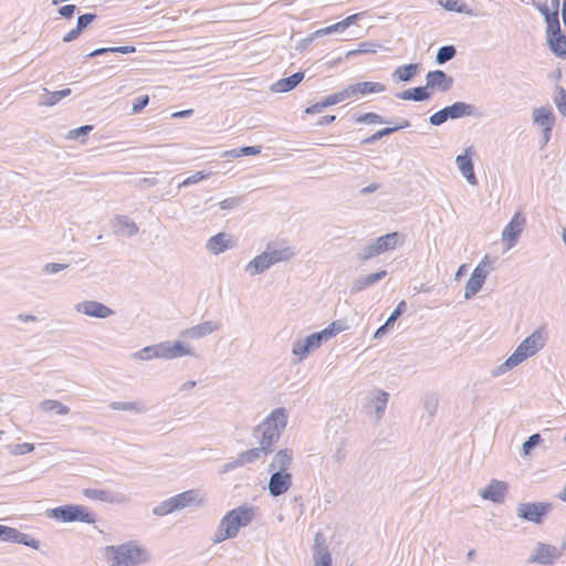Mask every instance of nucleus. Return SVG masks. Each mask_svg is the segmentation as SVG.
I'll return each mask as SVG.
<instances>
[{
  "label": "nucleus",
  "mask_w": 566,
  "mask_h": 566,
  "mask_svg": "<svg viewBox=\"0 0 566 566\" xmlns=\"http://www.w3.org/2000/svg\"><path fill=\"white\" fill-rule=\"evenodd\" d=\"M83 494L94 501L113 502V496L109 492L98 489H85Z\"/></svg>",
  "instance_id": "32"
},
{
  "label": "nucleus",
  "mask_w": 566,
  "mask_h": 566,
  "mask_svg": "<svg viewBox=\"0 0 566 566\" xmlns=\"http://www.w3.org/2000/svg\"><path fill=\"white\" fill-rule=\"evenodd\" d=\"M541 11L546 18L548 42L552 51L560 57H566V38L560 32L557 11L551 13L547 7L541 8Z\"/></svg>",
  "instance_id": "5"
},
{
  "label": "nucleus",
  "mask_w": 566,
  "mask_h": 566,
  "mask_svg": "<svg viewBox=\"0 0 566 566\" xmlns=\"http://www.w3.org/2000/svg\"><path fill=\"white\" fill-rule=\"evenodd\" d=\"M262 451H263L262 447L260 449L255 448V449L244 451L240 454L238 461L240 464L253 462L260 458Z\"/></svg>",
  "instance_id": "37"
},
{
  "label": "nucleus",
  "mask_w": 566,
  "mask_h": 566,
  "mask_svg": "<svg viewBox=\"0 0 566 566\" xmlns=\"http://www.w3.org/2000/svg\"><path fill=\"white\" fill-rule=\"evenodd\" d=\"M149 97L148 95H142L135 99L133 103L132 111L134 114L140 113L148 104Z\"/></svg>",
  "instance_id": "45"
},
{
  "label": "nucleus",
  "mask_w": 566,
  "mask_h": 566,
  "mask_svg": "<svg viewBox=\"0 0 566 566\" xmlns=\"http://www.w3.org/2000/svg\"><path fill=\"white\" fill-rule=\"evenodd\" d=\"M77 310L85 315L99 318H105L113 313L111 308L95 301L83 302L78 305Z\"/></svg>",
  "instance_id": "18"
},
{
  "label": "nucleus",
  "mask_w": 566,
  "mask_h": 566,
  "mask_svg": "<svg viewBox=\"0 0 566 566\" xmlns=\"http://www.w3.org/2000/svg\"><path fill=\"white\" fill-rule=\"evenodd\" d=\"M104 555L111 566H136L147 560L145 549L135 543L107 546Z\"/></svg>",
  "instance_id": "2"
},
{
  "label": "nucleus",
  "mask_w": 566,
  "mask_h": 566,
  "mask_svg": "<svg viewBox=\"0 0 566 566\" xmlns=\"http://www.w3.org/2000/svg\"><path fill=\"white\" fill-rule=\"evenodd\" d=\"M157 348H158V344L153 345V346H147V347L143 348L140 352H138L136 354V357L139 359H143V360H149V359L157 358Z\"/></svg>",
  "instance_id": "41"
},
{
  "label": "nucleus",
  "mask_w": 566,
  "mask_h": 566,
  "mask_svg": "<svg viewBox=\"0 0 566 566\" xmlns=\"http://www.w3.org/2000/svg\"><path fill=\"white\" fill-rule=\"evenodd\" d=\"M322 534H317L315 537L316 546H318L317 554L315 556V566H332V557L326 548L321 546Z\"/></svg>",
  "instance_id": "28"
},
{
  "label": "nucleus",
  "mask_w": 566,
  "mask_h": 566,
  "mask_svg": "<svg viewBox=\"0 0 566 566\" xmlns=\"http://www.w3.org/2000/svg\"><path fill=\"white\" fill-rule=\"evenodd\" d=\"M272 264L274 263L271 259V254L264 251L249 262L247 265V271L251 274H259L269 269Z\"/></svg>",
  "instance_id": "22"
},
{
  "label": "nucleus",
  "mask_w": 566,
  "mask_h": 566,
  "mask_svg": "<svg viewBox=\"0 0 566 566\" xmlns=\"http://www.w3.org/2000/svg\"><path fill=\"white\" fill-rule=\"evenodd\" d=\"M112 408L115 410H128V411H138L140 408L136 402H114Z\"/></svg>",
  "instance_id": "48"
},
{
  "label": "nucleus",
  "mask_w": 566,
  "mask_h": 566,
  "mask_svg": "<svg viewBox=\"0 0 566 566\" xmlns=\"http://www.w3.org/2000/svg\"><path fill=\"white\" fill-rule=\"evenodd\" d=\"M335 120L334 115H327L319 119L318 125H328Z\"/></svg>",
  "instance_id": "64"
},
{
  "label": "nucleus",
  "mask_w": 566,
  "mask_h": 566,
  "mask_svg": "<svg viewBox=\"0 0 566 566\" xmlns=\"http://www.w3.org/2000/svg\"><path fill=\"white\" fill-rule=\"evenodd\" d=\"M34 450V446L31 443H21L15 446V453L17 454H25L30 453Z\"/></svg>",
  "instance_id": "56"
},
{
  "label": "nucleus",
  "mask_w": 566,
  "mask_h": 566,
  "mask_svg": "<svg viewBox=\"0 0 566 566\" xmlns=\"http://www.w3.org/2000/svg\"><path fill=\"white\" fill-rule=\"evenodd\" d=\"M409 126V123L405 120L402 124L396 126V127H386L380 130H377L375 134H373L370 137L366 138L364 143H374L380 138H382L386 135H389L398 129L406 128Z\"/></svg>",
  "instance_id": "33"
},
{
  "label": "nucleus",
  "mask_w": 566,
  "mask_h": 566,
  "mask_svg": "<svg viewBox=\"0 0 566 566\" xmlns=\"http://www.w3.org/2000/svg\"><path fill=\"white\" fill-rule=\"evenodd\" d=\"M209 174H206L203 171H197L196 174H193L192 176L186 178L181 186H189V185H192V184H197L206 178H208Z\"/></svg>",
  "instance_id": "47"
},
{
  "label": "nucleus",
  "mask_w": 566,
  "mask_h": 566,
  "mask_svg": "<svg viewBox=\"0 0 566 566\" xmlns=\"http://www.w3.org/2000/svg\"><path fill=\"white\" fill-rule=\"evenodd\" d=\"M95 18H96V15L92 14V13L82 14L77 19V25L76 27L81 31H83V29H85L91 22H93Z\"/></svg>",
  "instance_id": "51"
},
{
  "label": "nucleus",
  "mask_w": 566,
  "mask_h": 566,
  "mask_svg": "<svg viewBox=\"0 0 566 566\" xmlns=\"http://www.w3.org/2000/svg\"><path fill=\"white\" fill-rule=\"evenodd\" d=\"M75 6L74 4H66L60 8L59 12L61 15L65 18H71L75 12Z\"/></svg>",
  "instance_id": "57"
},
{
  "label": "nucleus",
  "mask_w": 566,
  "mask_h": 566,
  "mask_svg": "<svg viewBox=\"0 0 566 566\" xmlns=\"http://www.w3.org/2000/svg\"><path fill=\"white\" fill-rule=\"evenodd\" d=\"M400 241L397 232H391L379 237L371 245L367 248V256H375L386 251L394 250Z\"/></svg>",
  "instance_id": "12"
},
{
  "label": "nucleus",
  "mask_w": 566,
  "mask_h": 566,
  "mask_svg": "<svg viewBox=\"0 0 566 566\" xmlns=\"http://www.w3.org/2000/svg\"><path fill=\"white\" fill-rule=\"evenodd\" d=\"M443 7L451 11H462V8L458 6V0H446Z\"/></svg>",
  "instance_id": "61"
},
{
  "label": "nucleus",
  "mask_w": 566,
  "mask_h": 566,
  "mask_svg": "<svg viewBox=\"0 0 566 566\" xmlns=\"http://www.w3.org/2000/svg\"><path fill=\"white\" fill-rule=\"evenodd\" d=\"M323 340H325L323 332L314 333L304 339L310 350L318 348Z\"/></svg>",
  "instance_id": "40"
},
{
  "label": "nucleus",
  "mask_w": 566,
  "mask_h": 566,
  "mask_svg": "<svg viewBox=\"0 0 566 566\" xmlns=\"http://www.w3.org/2000/svg\"><path fill=\"white\" fill-rule=\"evenodd\" d=\"M304 78V74L302 72L294 73L293 75L282 78L274 84V90L276 92H290L292 91L302 80Z\"/></svg>",
  "instance_id": "26"
},
{
  "label": "nucleus",
  "mask_w": 566,
  "mask_h": 566,
  "mask_svg": "<svg viewBox=\"0 0 566 566\" xmlns=\"http://www.w3.org/2000/svg\"><path fill=\"white\" fill-rule=\"evenodd\" d=\"M541 436L538 433H535L528 438L527 441L523 444V453L524 455H528L531 453V450L533 447L538 444L541 442Z\"/></svg>",
  "instance_id": "44"
},
{
  "label": "nucleus",
  "mask_w": 566,
  "mask_h": 566,
  "mask_svg": "<svg viewBox=\"0 0 566 566\" xmlns=\"http://www.w3.org/2000/svg\"><path fill=\"white\" fill-rule=\"evenodd\" d=\"M387 274L386 271H379L377 273H374V274H370L368 276H366L364 280L359 281V285H358V289H364L368 285H371L374 284L375 282L381 280L385 275Z\"/></svg>",
  "instance_id": "42"
},
{
  "label": "nucleus",
  "mask_w": 566,
  "mask_h": 566,
  "mask_svg": "<svg viewBox=\"0 0 566 566\" xmlns=\"http://www.w3.org/2000/svg\"><path fill=\"white\" fill-rule=\"evenodd\" d=\"M116 230L123 235H134L138 231V227L127 217H117L115 220Z\"/></svg>",
  "instance_id": "27"
},
{
  "label": "nucleus",
  "mask_w": 566,
  "mask_h": 566,
  "mask_svg": "<svg viewBox=\"0 0 566 566\" xmlns=\"http://www.w3.org/2000/svg\"><path fill=\"white\" fill-rule=\"evenodd\" d=\"M358 122H368L371 124H381L384 123L382 118L375 113H366L365 115L358 118Z\"/></svg>",
  "instance_id": "53"
},
{
  "label": "nucleus",
  "mask_w": 566,
  "mask_h": 566,
  "mask_svg": "<svg viewBox=\"0 0 566 566\" xmlns=\"http://www.w3.org/2000/svg\"><path fill=\"white\" fill-rule=\"evenodd\" d=\"M449 118L448 116V113L446 111V108L434 113L431 117H430V123L432 125H441L443 124L447 119Z\"/></svg>",
  "instance_id": "49"
},
{
  "label": "nucleus",
  "mask_w": 566,
  "mask_h": 566,
  "mask_svg": "<svg viewBox=\"0 0 566 566\" xmlns=\"http://www.w3.org/2000/svg\"><path fill=\"white\" fill-rule=\"evenodd\" d=\"M546 333L543 328L535 331L526 337L515 349V352L506 359L505 365L513 368L526 358L535 355L545 344Z\"/></svg>",
  "instance_id": "3"
},
{
  "label": "nucleus",
  "mask_w": 566,
  "mask_h": 566,
  "mask_svg": "<svg viewBox=\"0 0 566 566\" xmlns=\"http://www.w3.org/2000/svg\"><path fill=\"white\" fill-rule=\"evenodd\" d=\"M65 268L64 264H60V263H50L46 265V271L50 272V273H56L61 270H63Z\"/></svg>",
  "instance_id": "63"
},
{
  "label": "nucleus",
  "mask_w": 566,
  "mask_h": 566,
  "mask_svg": "<svg viewBox=\"0 0 566 566\" xmlns=\"http://www.w3.org/2000/svg\"><path fill=\"white\" fill-rule=\"evenodd\" d=\"M347 98H350L348 87H346L345 90H343L338 93H335V94H332V95H328L327 97H325L324 101H322V106H325V107L332 106V105L340 103Z\"/></svg>",
  "instance_id": "34"
},
{
  "label": "nucleus",
  "mask_w": 566,
  "mask_h": 566,
  "mask_svg": "<svg viewBox=\"0 0 566 566\" xmlns=\"http://www.w3.org/2000/svg\"><path fill=\"white\" fill-rule=\"evenodd\" d=\"M506 491H507V485L505 482L493 480L481 492V496L485 500H491L493 502H502L505 496Z\"/></svg>",
  "instance_id": "17"
},
{
  "label": "nucleus",
  "mask_w": 566,
  "mask_h": 566,
  "mask_svg": "<svg viewBox=\"0 0 566 566\" xmlns=\"http://www.w3.org/2000/svg\"><path fill=\"white\" fill-rule=\"evenodd\" d=\"M92 129H93V126H91V125H85L80 128L72 129L69 132V138L76 139V138H78L80 135L87 134Z\"/></svg>",
  "instance_id": "54"
},
{
  "label": "nucleus",
  "mask_w": 566,
  "mask_h": 566,
  "mask_svg": "<svg viewBox=\"0 0 566 566\" xmlns=\"http://www.w3.org/2000/svg\"><path fill=\"white\" fill-rule=\"evenodd\" d=\"M347 328L346 324L343 323V322H333L328 327H326L325 329H323V334L325 336V340L334 337L335 335H337L338 333L345 331Z\"/></svg>",
  "instance_id": "36"
},
{
  "label": "nucleus",
  "mask_w": 566,
  "mask_h": 566,
  "mask_svg": "<svg viewBox=\"0 0 566 566\" xmlns=\"http://www.w3.org/2000/svg\"><path fill=\"white\" fill-rule=\"evenodd\" d=\"M427 85L424 87H415L411 90L403 91L401 94H399V98L401 99H412V101H424L429 98Z\"/></svg>",
  "instance_id": "29"
},
{
  "label": "nucleus",
  "mask_w": 566,
  "mask_h": 566,
  "mask_svg": "<svg viewBox=\"0 0 566 566\" xmlns=\"http://www.w3.org/2000/svg\"><path fill=\"white\" fill-rule=\"evenodd\" d=\"M344 27H343V23L342 21L337 22V23H334L332 25H328V27H325L323 29H319L315 32L316 35H327V34H331L333 32H338V31H344Z\"/></svg>",
  "instance_id": "46"
},
{
  "label": "nucleus",
  "mask_w": 566,
  "mask_h": 566,
  "mask_svg": "<svg viewBox=\"0 0 566 566\" xmlns=\"http://www.w3.org/2000/svg\"><path fill=\"white\" fill-rule=\"evenodd\" d=\"M457 165L471 185H476V178L473 170V164L471 160V149H467L464 155L457 157Z\"/></svg>",
  "instance_id": "20"
},
{
  "label": "nucleus",
  "mask_w": 566,
  "mask_h": 566,
  "mask_svg": "<svg viewBox=\"0 0 566 566\" xmlns=\"http://www.w3.org/2000/svg\"><path fill=\"white\" fill-rule=\"evenodd\" d=\"M218 328V325L212 322H205L199 325H196L191 328L184 331V336H189L191 338H201L208 334H211L213 331Z\"/></svg>",
  "instance_id": "24"
},
{
  "label": "nucleus",
  "mask_w": 566,
  "mask_h": 566,
  "mask_svg": "<svg viewBox=\"0 0 566 566\" xmlns=\"http://www.w3.org/2000/svg\"><path fill=\"white\" fill-rule=\"evenodd\" d=\"M534 122L545 132H549L554 124V116L552 111L544 107L535 109Z\"/></svg>",
  "instance_id": "25"
},
{
  "label": "nucleus",
  "mask_w": 566,
  "mask_h": 566,
  "mask_svg": "<svg viewBox=\"0 0 566 566\" xmlns=\"http://www.w3.org/2000/svg\"><path fill=\"white\" fill-rule=\"evenodd\" d=\"M286 426V415L284 409H275L262 423V438L260 446L264 453H268L273 443L279 439L282 430Z\"/></svg>",
  "instance_id": "4"
},
{
  "label": "nucleus",
  "mask_w": 566,
  "mask_h": 566,
  "mask_svg": "<svg viewBox=\"0 0 566 566\" xmlns=\"http://www.w3.org/2000/svg\"><path fill=\"white\" fill-rule=\"evenodd\" d=\"M555 103L558 111L566 116V92L563 88H559L557 92V96L555 97Z\"/></svg>",
  "instance_id": "43"
},
{
  "label": "nucleus",
  "mask_w": 566,
  "mask_h": 566,
  "mask_svg": "<svg viewBox=\"0 0 566 566\" xmlns=\"http://www.w3.org/2000/svg\"><path fill=\"white\" fill-rule=\"evenodd\" d=\"M486 259L484 258L472 272L465 286V298H471L482 289L488 275L489 261Z\"/></svg>",
  "instance_id": "8"
},
{
  "label": "nucleus",
  "mask_w": 566,
  "mask_h": 566,
  "mask_svg": "<svg viewBox=\"0 0 566 566\" xmlns=\"http://www.w3.org/2000/svg\"><path fill=\"white\" fill-rule=\"evenodd\" d=\"M135 51H136L135 46H130V45L112 48V52H117V53H123V54L134 53Z\"/></svg>",
  "instance_id": "62"
},
{
  "label": "nucleus",
  "mask_w": 566,
  "mask_h": 566,
  "mask_svg": "<svg viewBox=\"0 0 566 566\" xmlns=\"http://www.w3.org/2000/svg\"><path fill=\"white\" fill-rule=\"evenodd\" d=\"M231 247V241L223 232L211 237L207 242V248L213 254H220Z\"/></svg>",
  "instance_id": "23"
},
{
  "label": "nucleus",
  "mask_w": 566,
  "mask_h": 566,
  "mask_svg": "<svg viewBox=\"0 0 566 566\" xmlns=\"http://www.w3.org/2000/svg\"><path fill=\"white\" fill-rule=\"evenodd\" d=\"M261 153L260 146H247L242 147L237 156H251V155H259Z\"/></svg>",
  "instance_id": "55"
},
{
  "label": "nucleus",
  "mask_w": 566,
  "mask_h": 566,
  "mask_svg": "<svg viewBox=\"0 0 566 566\" xmlns=\"http://www.w3.org/2000/svg\"><path fill=\"white\" fill-rule=\"evenodd\" d=\"M61 99H62V97L60 96L59 91H56V92H52V93H50V94H49V97H48V99H46V102H45V105H48V106H53V105H55L57 102H60Z\"/></svg>",
  "instance_id": "60"
},
{
  "label": "nucleus",
  "mask_w": 566,
  "mask_h": 566,
  "mask_svg": "<svg viewBox=\"0 0 566 566\" xmlns=\"http://www.w3.org/2000/svg\"><path fill=\"white\" fill-rule=\"evenodd\" d=\"M310 352L311 350L304 340L296 343L293 347V353L301 358H304Z\"/></svg>",
  "instance_id": "52"
},
{
  "label": "nucleus",
  "mask_w": 566,
  "mask_h": 566,
  "mask_svg": "<svg viewBox=\"0 0 566 566\" xmlns=\"http://www.w3.org/2000/svg\"><path fill=\"white\" fill-rule=\"evenodd\" d=\"M200 502L201 500L199 497L198 492L195 490H189L163 502L159 506H157L154 510V513L157 515H166Z\"/></svg>",
  "instance_id": "6"
},
{
  "label": "nucleus",
  "mask_w": 566,
  "mask_h": 566,
  "mask_svg": "<svg viewBox=\"0 0 566 566\" xmlns=\"http://www.w3.org/2000/svg\"><path fill=\"white\" fill-rule=\"evenodd\" d=\"M292 475L289 472H274L270 479L269 491L271 495L279 496L290 489Z\"/></svg>",
  "instance_id": "15"
},
{
  "label": "nucleus",
  "mask_w": 566,
  "mask_h": 566,
  "mask_svg": "<svg viewBox=\"0 0 566 566\" xmlns=\"http://www.w3.org/2000/svg\"><path fill=\"white\" fill-rule=\"evenodd\" d=\"M560 556V553L555 546L547 545V544H538L535 554L532 556L531 562L542 565H551L553 564L558 557Z\"/></svg>",
  "instance_id": "14"
},
{
  "label": "nucleus",
  "mask_w": 566,
  "mask_h": 566,
  "mask_svg": "<svg viewBox=\"0 0 566 566\" xmlns=\"http://www.w3.org/2000/svg\"><path fill=\"white\" fill-rule=\"evenodd\" d=\"M427 87L431 90L448 91L452 85V78L443 71H431L426 76Z\"/></svg>",
  "instance_id": "16"
},
{
  "label": "nucleus",
  "mask_w": 566,
  "mask_h": 566,
  "mask_svg": "<svg viewBox=\"0 0 566 566\" xmlns=\"http://www.w3.org/2000/svg\"><path fill=\"white\" fill-rule=\"evenodd\" d=\"M266 253L271 254V259H272L273 263L286 261L293 254L289 248H284L281 250H277V249L268 250Z\"/></svg>",
  "instance_id": "38"
},
{
  "label": "nucleus",
  "mask_w": 566,
  "mask_h": 566,
  "mask_svg": "<svg viewBox=\"0 0 566 566\" xmlns=\"http://www.w3.org/2000/svg\"><path fill=\"white\" fill-rule=\"evenodd\" d=\"M51 516L64 523L83 522L93 524L95 522L94 515L82 505H65L55 507L52 510Z\"/></svg>",
  "instance_id": "7"
},
{
  "label": "nucleus",
  "mask_w": 566,
  "mask_h": 566,
  "mask_svg": "<svg viewBox=\"0 0 566 566\" xmlns=\"http://www.w3.org/2000/svg\"><path fill=\"white\" fill-rule=\"evenodd\" d=\"M0 539H2L4 542L23 544V545L32 547L34 549H39V547H40V542L38 539H35L34 537H32L28 534L21 533L17 528H13V527H10L7 525H1V524H0Z\"/></svg>",
  "instance_id": "11"
},
{
  "label": "nucleus",
  "mask_w": 566,
  "mask_h": 566,
  "mask_svg": "<svg viewBox=\"0 0 566 566\" xmlns=\"http://www.w3.org/2000/svg\"><path fill=\"white\" fill-rule=\"evenodd\" d=\"M548 509V504L527 503L520 506L518 515L525 520L539 523L543 516L547 513Z\"/></svg>",
  "instance_id": "13"
},
{
  "label": "nucleus",
  "mask_w": 566,
  "mask_h": 566,
  "mask_svg": "<svg viewBox=\"0 0 566 566\" xmlns=\"http://www.w3.org/2000/svg\"><path fill=\"white\" fill-rule=\"evenodd\" d=\"M446 111L450 118H459L469 113V106L462 102H458L449 107H446Z\"/></svg>",
  "instance_id": "35"
},
{
  "label": "nucleus",
  "mask_w": 566,
  "mask_h": 566,
  "mask_svg": "<svg viewBox=\"0 0 566 566\" xmlns=\"http://www.w3.org/2000/svg\"><path fill=\"white\" fill-rule=\"evenodd\" d=\"M254 515V507L239 506L229 511L219 524L217 542L237 536L240 528L249 525Z\"/></svg>",
  "instance_id": "1"
},
{
  "label": "nucleus",
  "mask_w": 566,
  "mask_h": 566,
  "mask_svg": "<svg viewBox=\"0 0 566 566\" xmlns=\"http://www.w3.org/2000/svg\"><path fill=\"white\" fill-rule=\"evenodd\" d=\"M361 15H363V13H355V14L348 15L347 18L342 20L344 29H347L349 25L355 23Z\"/></svg>",
  "instance_id": "59"
},
{
  "label": "nucleus",
  "mask_w": 566,
  "mask_h": 566,
  "mask_svg": "<svg viewBox=\"0 0 566 566\" xmlns=\"http://www.w3.org/2000/svg\"><path fill=\"white\" fill-rule=\"evenodd\" d=\"M348 90L350 97H357L359 95L381 93L386 90V86L378 82H360L348 86Z\"/></svg>",
  "instance_id": "19"
},
{
  "label": "nucleus",
  "mask_w": 566,
  "mask_h": 566,
  "mask_svg": "<svg viewBox=\"0 0 566 566\" xmlns=\"http://www.w3.org/2000/svg\"><path fill=\"white\" fill-rule=\"evenodd\" d=\"M417 69V64L402 65L396 69V71L394 72V76H396L400 81L407 82L415 76Z\"/></svg>",
  "instance_id": "31"
},
{
  "label": "nucleus",
  "mask_w": 566,
  "mask_h": 566,
  "mask_svg": "<svg viewBox=\"0 0 566 566\" xmlns=\"http://www.w3.org/2000/svg\"><path fill=\"white\" fill-rule=\"evenodd\" d=\"M455 55V48L453 45H446L439 49L437 54V62L442 64L451 60Z\"/></svg>",
  "instance_id": "39"
},
{
  "label": "nucleus",
  "mask_w": 566,
  "mask_h": 566,
  "mask_svg": "<svg viewBox=\"0 0 566 566\" xmlns=\"http://www.w3.org/2000/svg\"><path fill=\"white\" fill-rule=\"evenodd\" d=\"M292 451L289 449L280 450L272 463L270 464V470L275 472H287V469L290 468L292 463Z\"/></svg>",
  "instance_id": "21"
},
{
  "label": "nucleus",
  "mask_w": 566,
  "mask_h": 566,
  "mask_svg": "<svg viewBox=\"0 0 566 566\" xmlns=\"http://www.w3.org/2000/svg\"><path fill=\"white\" fill-rule=\"evenodd\" d=\"M192 354V349L180 342H163L158 344L157 348V358L159 359H175Z\"/></svg>",
  "instance_id": "10"
},
{
  "label": "nucleus",
  "mask_w": 566,
  "mask_h": 566,
  "mask_svg": "<svg viewBox=\"0 0 566 566\" xmlns=\"http://www.w3.org/2000/svg\"><path fill=\"white\" fill-rule=\"evenodd\" d=\"M405 310H406V302L401 301L398 304V306L396 307V310L391 313L389 318L387 319V325H391L392 323H395L398 319V317L403 313Z\"/></svg>",
  "instance_id": "50"
},
{
  "label": "nucleus",
  "mask_w": 566,
  "mask_h": 566,
  "mask_svg": "<svg viewBox=\"0 0 566 566\" xmlns=\"http://www.w3.org/2000/svg\"><path fill=\"white\" fill-rule=\"evenodd\" d=\"M526 223L525 217L521 212H516L509 224L502 232V240L506 243L507 249L515 245L517 238L522 233Z\"/></svg>",
  "instance_id": "9"
},
{
  "label": "nucleus",
  "mask_w": 566,
  "mask_h": 566,
  "mask_svg": "<svg viewBox=\"0 0 566 566\" xmlns=\"http://www.w3.org/2000/svg\"><path fill=\"white\" fill-rule=\"evenodd\" d=\"M41 409L45 412H55L57 415H66L70 409L59 400L46 399L41 403Z\"/></svg>",
  "instance_id": "30"
},
{
  "label": "nucleus",
  "mask_w": 566,
  "mask_h": 566,
  "mask_svg": "<svg viewBox=\"0 0 566 566\" xmlns=\"http://www.w3.org/2000/svg\"><path fill=\"white\" fill-rule=\"evenodd\" d=\"M81 32H82V31L76 27V28L72 29L71 31H69V32L64 35L63 41H64V42H71V41H73V40L77 39V38H78V35L81 34Z\"/></svg>",
  "instance_id": "58"
}]
</instances>
